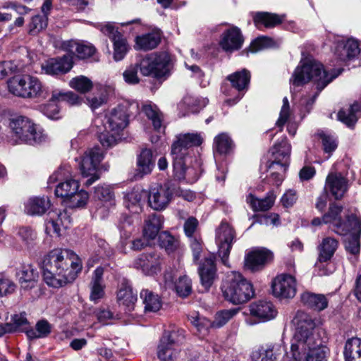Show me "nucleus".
Here are the masks:
<instances>
[{
    "label": "nucleus",
    "mask_w": 361,
    "mask_h": 361,
    "mask_svg": "<svg viewBox=\"0 0 361 361\" xmlns=\"http://www.w3.org/2000/svg\"><path fill=\"white\" fill-rule=\"evenodd\" d=\"M295 322L297 331L283 361H326L329 349L325 345L328 340L326 330L317 326L315 321L304 312H298Z\"/></svg>",
    "instance_id": "nucleus-1"
},
{
    "label": "nucleus",
    "mask_w": 361,
    "mask_h": 361,
    "mask_svg": "<svg viewBox=\"0 0 361 361\" xmlns=\"http://www.w3.org/2000/svg\"><path fill=\"white\" fill-rule=\"evenodd\" d=\"M80 269L78 256L70 250H52L42 261L44 281L53 288H58L72 282Z\"/></svg>",
    "instance_id": "nucleus-2"
},
{
    "label": "nucleus",
    "mask_w": 361,
    "mask_h": 361,
    "mask_svg": "<svg viewBox=\"0 0 361 361\" xmlns=\"http://www.w3.org/2000/svg\"><path fill=\"white\" fill-rule=\"evenodd\" d=\"M337 74L329 75L324 68L323 65L312 59L301 61L295 69L290 84L292 86L298 87L312 81L319 91L322 90L329 82L336 78Z\"/></svg>",
    "instance_id": "nucleus-3"
},
{
    "label": "nucleus",
    "mask_w": 361,
    "mask_h": 361,
    "mask_svg": "<svg viewBox=\"0 0 361 361\" xmlns=\"http://www.w3.org/2000/svg\"><path fill=\"white\" fill-rule=\"evenodd\" d=\"M128 114L126 105H118L105 117L103 128L97 131L100 143L104 147H111L120 139V133L128 126Z\"/></svg>",
    "instance_id": "nucleus-4"
},
{
    "label": "nucleus",
    "mask_w": 361,
    "mask_h": 361,
    "mask_svg": "<svg viewBox=\"0 0 361 361\" xmlns=\"http://www.w3.org/2000/svg\"><path fill=\"white\" fill-rule=\"evenodd\" d=\"M221 290L224 298L234 305L246 302L255 293L251 282L238 271L226 274Z\"/></svg>",
    "instance_id": "nucleus-5"
},
{
    "label": "nucleus",
    "mask_w": 361,
    "mask_h": 361,
    "mask_svg": "<svg viewBox=\"0 0 361 361\" xmlns=\"http://www.w3.org/2000/svg\"><path fill=\"white\" fill-rule=\"evenodd\" d=\"M171 66V56L164 51L147 54L139 64L140 71L144 76L155 78L167 76Z\"/></svg>",
    "instance_id": "nucleus-6"
},
{
    "label": "nucleus",
    "mask_w": 361,
    "mask_h": 361,
    "mask_svg": "<svg viewBox=\"0 0 361 361\" xmlns=\"http://www.w3.org/2000/svg\"><path fill=\"white\" fill-rule=\"evenodd\" d=\"M104 157V152L96 146L87 149L81 157L75 159L78 162L82 176L87 178L85 183L87 186L99 178V166Z\"/></svg>",
    "instance_id": "nucleus-7"
},
{
    "label": "nucleus",
    "mask_w": 361,
    "mask_h": 361,
    "mask_svg": "<svg viewBox=\"0 0 361 361\" xmlns=\"http://www.w3.org/2000/svg\"><path fill=\"white\" fill-rule=\"evenodd\" d=\"M68 166H61L55 171L49 178L48 187L51 188L60 181L55 188V195L63 199L64 202L68 196L73 195L80 188V183L74 179H67L70 176Z\"/></svg>",
    "instance_id": "nucleus-8"
},
{
    "label": "nucleus",
    "mask_w": 361,
    "mask_h": 361,
    "mask_svg": "<svg viewBox=\"0 0 361 361\" xmlns=\"http://www.w3.org/2000/svg\"><path fill=\"white\" fill-rule=\"evenodd\" d=\"M184 339L183 330L166 331L157 347V357L161 361H171L179 355V345Z\"/></svg>",
    "instance_id": "nucleus-9"
},
{
    "label": "nucleus",
    "mask_w": 361,
    "mask_h": 361,
    "mask_svg": "<svg viewBox=\"0 0 361 361\" xmlns=\"http://www.w3.org/2000/svg\"><path fill=\"white\" fill-rule=\"evenodd\" d=\"M343 207L336 204H331L328 212L323 215V222L338 235H345L349 231L348 219L355 214L348 215L343 214Z\"/></svg>",
    "instance_id": "nucleus-10"
},
{
    "label": "nucleus",
    "mask_w": 361,
    "mask_h": 361,
    "mask_svg": "<svg viewBox=\"0 0 361 361\" xmlns=\"http://www.w3.org/2000/svg\"><path fill=\"white\" fill-rule=\"evenodd\" d=\"M291 146L286 138H283L281 142L276 143L271 149L272 161L270 163V169H279L277 171L279 180H281L283 173H286L288 164Z\"/></svg>",
    "instance_id": "nucleus-11"
},
{
    "label": "nucleus",
    "mask_w": 361,
    "mask_h": 361,
    "mask_svg": "<svg viewBox=\"0 0 361 361\" xmlns=\"http://www.w3.org/2000/svg\"><path fill=\"white\" fill-rule=\"evenodd\" d=\"M173 194V188L169 183L153 187L147 192L149 205L154 210H163L171 202Z\"/></svg>",
    "instance_id": "nucleus-12"
},
{
    "label": "nucleus",
    "mask_w": 361,
    "mask_h": 361,
    "mask_svg": "<svg viewBox=\"0 0 361 361\" xmlns=\"http://www.w3.org/2000/svg\"><path fill=\"white\" fill-rule=\"evenodd\" d=\"M234 238L233 228L227 223H221L216 230V240L219 247V255L226 266H228V259Z\"/></svg>",
    "instance_id": "nucleus-13"
},
{
    "label": "nucleus",
    "mask_w": 361,
    "mask_h": 361,
    "mask_svg": "<svg viewBox=\"0 0 361 361\" xmlns=\"http://www.w3.org/2000/svg\"><path fill=\"white\" fill-rule=\"evenodd\" d=\"M203 140L204 137L201 133L180 134L171 146V154L173 157H185L188 148L200 145Z\"/></svg>",
    "instance_id": "nucleus-14"
},
{
    "label": "nucleus",
    "mask_w": 361,
    "mask_h": 361,
    "mask_svg": "<svg viewBox=\"0 0 361 361\" xmlns=\"http://www.w3.org/2000/svg\"><path fill=\"white\" fill-rule=\"evenodd\" d=\"M101 31L110 37L114 44V59L115 61L122 60L128 51L126 39L118 31L113 23H108L102 25Z\"/></svg>",
    "instance_id": "nucleus-15"
},
{
    "label": "nucleus",
    "mask_w": 361,
    "mask_h": 361,
    "mask_svg": "<svg viewBox=\"0 0 361 361\" xmlns=\"http://www.w3.org/2000/svg\"><path fill=\"white\" fill-rule=\"evenodd\" d=\"M273 293L281 298H292L296 293L295 279L288 274L277 276L272 283Z\"/></svg>",
    "instance_id": "nucleus-16"
},
{
    "label": "nucleus",
    "mask_w": 361,
    "mask_h": 361,
    "mask_svg": "<svg viewBox=\"0 0 361 361\" xmlns=\"http://www.w3.org/2000/svg\"><path fill=\"white\" fill-rule=\"evenodd\" d=\"M273 259V253L264 247L250 250L245 257V267L251 271L262 269Z\"/></svg>",
    "instance_id": "nucleus-17"
},
{
    "label": "nucleus",
    "mask_w": 361,
    "mask_h": 361,
    "mask_svg": "<svg viewBox=\"0 0 361 361\" xmlns=\"http://www.w3.org/2000/svg\"><path fill=\"white\" fill-rule=\"evenodd\" d=\"M71 226V218L66 211H54L49 214L45 224L46 233L50 235L60 236L63 229Z\"/></svg>",
    "instance_id": "nucleus-18"
},
{
    "label": "nucleus",
    "mask_w": 361,
    "mask_h": 361,
    "mask_svg": "<svg viewBox=\"0 0 361 361\" xmlns=\"http://www.w3.org/2000/svg\"><path fill=\"white\" fill-rule=\"evenodd\" d=\"M350 224L349 231L345 239V250L353 255H357L360 252V236L361 233V221L357 215H353L348 219Z\"/></svg>",
    "instance_id": "nucleus-19"
},
{
    "label": "nucleus",
    "mask_w": 361,
    "mask_h": 361,
    "mask_svg": "<svg viewBox=\"0 0 361 361\" xmlns=\"http://www.w3.org/2000/svg\"><path fill=\"white\" fill-rule=\"evenodd\" d=\"M133 265L145 274H153L160 270V256L155 252L141 254L134 260Z\"/></svg>",
    "instance_id": "nucleus-20"
},
{
    "label": "nucleus",
    "mask_w": 361,
    "mask_h": 361,
    "mask_svg": "<svg viewBox=\"0 0 361 361\" xmlns=\"http://www.w3.org/2000/svg\"><path fill=\"white\" fill-rule=\"evenodd\" d=\"M250 315L261 322H267L274 319L277 315L275 306L270 301L259 300L249 305Z\"/></svg>",
    "instance_id": "nucleus-21"
},
{
    "label": "nucleus",
    "mask_w": 361,
    "mask_h": 361,
    "mask_svg": "<svg viewBox=\"0 0 361 361\" xmlns=\"http://www.w3.org/2000/svg\"><path fill=\"white\" fill-rule=\"evenodd\" d=\"M73 56L65 55L57 59H51L42 66L45 73L51 75L65 74L73 67Z\"/></svg>",
    "instance_id": "nucleus-22"
},
{
    "label": "nucleus",
    "mask_w": 361,
    "mask_h": 361,
    "mask_svg": "<svg viewBox=\"0 0 361 361\" xmlns=\"http://www.w3.org/2000/svg\"><path fill=\"white\" fill-rule=\"evenodd\" d=\"M348 189V181L341 173H330L325 182L324 190L335 199H341Z\"/></svg>",
    "instance_id": "nucleus-23"
},
{
    "label": "nucleus",
    "mask_w": 361,
    "mask_h": 361,
    "mask_svg": "<svg viewBox=\"0 0 361 361\" xmlns=\"http://www.w3.org/2000/svg\"><path fill=\"white\" fill-rule=\"evenodd\" d=\"M360 51L358 43L353 39H339L334 47V55L341 61L355 57Z\"/></svg>",
    "instance_id": "nucleus-24"
},
{
    "label": "nucleus",
    "mask_w": 361,
    "mask_h": 361,
    "mask_svg": "<svg viewBox=\"0 0 361 361\" xmlns=\"http://www.w3.org/2000/svg\"><path fill=\"white\" fill-rule=\"evenodd\" d=\"M360 51L358 43L353 39H339L334 47V55L341 61L355 57Z\"/></svg>",
    "instance_id": "nucleus-25"
},
{
    "label": "nucleus",
    "mask_w": 361,
    "mask_h": 361,
    "mask_svg": "<svg viewBox=\"0 0 361 361\" xmlns=\"http://www.w3.org/2000/svg\"><path fill=\"white\" fill-rule=\"evenodd\" d=\"M173 158V175L179 180H185L188 183H195L199 178L198 173L192 167L185 166V157H175Z\"/></svg>",
    "instance_id": "nucleus-26"
},
{
    "label": "nucleus",
    "mask_w": 361,
    "mask_h": 361,
    "mask_svg": "<svg viewBox=\"0 0 361 361\" xmlns=\"http://www.w3.org/2000/svg\"><path fill=\"white\" fill-rule=\"evenodd\" d=\"M147 197V192L140 188H133L124 196L126 207L131 212L137 214L142 212V207Z\"/></svg>",
    "instance_id": "nucleus-27"
},
{
    "label": "nucleus",
    "mask_w": 361,
    "mask_h": 361,
    "mask_svg": "<svg viewBox=\"0 0 361 361\" xmlns=\"http://www.w3.org/2000/svg\"><path fill=\"white\" fill-rule=\"evenodd\" d=\"M243 42V38L240 29L233 27L223 33L219 44L225 51L232 52L239 49Z\"/></svg>",
    "instance_id": "nucleus-28"
},
{
    "label": "nucleus",
    "mask_w": 361,
    "mask_h": 361,
    "mask_svg": "<svg viewBox=\"0 0 361 361\" xmlns=\"http://www.w3.org/2000/svg\"><path fill=\"white\" fill-rule=\"evenodd\" d=\"M47 97V93L38 78L28 76L24 79V99L39 102Z\"/></svg>",
    "instance_id": "nucleus-29"
},
{
    "label": "nucleus",
    "mask_w": 361,
    "mask_h": 361,
    "mask_svg": "<svg viewBox=\"0 0 361 361\" xmlns=\"http://www.w3.org/2000/svg\"><path fill=\"white\" fill-rule=\"evenodd\" d=\"M216 271L214 257L210 255L199 267L201 284L204 290H208L212 286L216 277Z\"/></svg>",
    "instance_id": "nucleus-30"
},
{
    "label": "nucleus",
    "mask_w": 361,
    "mask_h": 361,
    "mask_svg": "<svg viewBox=\"0 0 361 361\" xmlns=\"http://www.w3.org/2000/svg\"><path fill=\"white\" fill-rule=\"evenodd\" d=\"M117 301L120 306H123L126 311L133 310L137 301V293L134 292L131 285L123 281L119 286L117 292Z\"/></svg>",
    "instance_id": "nucleus-31"
},
{
    "label": "nucleus",
    "mask_w": 361,
    "mask_h": 361,
    "mask_svg": "<svg viewBox=\"0 0 361 361\" xmlns=\"http://www.w3.org/2000/svg\"><path fill=\"white\" fill-rule=\"evenodd\" d=\"M154 167V159L152 151L149 149H142L137 158L135 176L142 178L152 173Z\"/></svg>",
    "instance_id": "nucleus-32"
},
{
    "label": "nucleus",
    "mask_w": 361,
    "mask_h": 361,
    "mask_svg": "<svg viewBox=\"0 0 361 361\" xmlns=\"http://www.w3.org/2000/svg\"><path fill=\"white\" fill-rule=\"evenodd\" d=\"M24 142L34 145L42 143L47 140V136L42 128L33 123L30 119L24 118Z\"/></svg>",
    "instance_id": "nucleus-33"
},
{
    "label": "nucleus",
    "mask_w": 361,
    "mask_h": 361,
    "mask_svg": "<svg viewBox=\"0 0 361 361\" xmlns=\"http://www.w3.org/2000/svg\"><path fill=\"white\" fill-rule=\"evenodd\" d=\"M284 350L281 342L271 343L253 352L252 357L254 361H276V357Z\"/></svg>",
    "instance_id": "nucleus-34"
},
{
    "label": "nucleus",
    "mask_w": 361,
    "mask_h": 361,
    "mask_svg": "<svg viewBox=\"0 0 361 361\" xmlns=\"http://www.w3.org/2000/svg\"><path fill=\"white\" fill-rule=\"evenodd\" d=\"M104 269L102 267H98L93 272L90 283V300L92 301L97 302L104 295V284L102 279Z\"/></svg>",
    "instance_id": "nucleus-35"
},
{
    "label": "nucleus",
    "mask_w": 361,
    "mask_h": 361,
    "mask_svg": "<svg viewBox=\"0 0 361 361\" xmlns=\"http://www.w3.org/2000/svg\"><path fill=\"white\" fill-rule=\"evenodd\" d=\"M276 200V195L270 192L263 199L256 197L252 193H250L246 197V202L255 212H264L269 210L273 205Z\"/></svg>",
    "instance_id": "nucleus-36"
},
{
    "label": "nucleus",
    "mask_w": 361,
    "mask_h": 361,
    "mask_svg": "<svg viewBox=\"0 0 361 361\" xmlns=\"http://www.w3.org/2000/svg\"><path fill=\"white\" fill-rule=\"evenodd\" d=\"M66 49L71 53L75 54L80 59H85L94 55L96 49L89 43L80 42L74 40L67 43Z\"/></svg>",
    "instance_id": "nucleus-37"
},
{
    "label": "nucleus",
    "mask_w": 361,
    "mask_h": 361,
    "mask_svg": "<svg viewBox=\"0 0 361 361\" xmlns=\"http://www.w3.org/2000/svg\"><path fill=\"white\" fill-rule=\"evenodd\" d=\"M160 40L161 35L158 32H152L142 35L136 37L135 48L138 50H151L157 47Z\"/></svg>",
    "instance_id": "nucleus-38"
},
{
    "label": "nucleus",
    "mask_w": 361,
    "mask_h": 361,
    "mask_svg": "<svg viewBox=\"0 0 361 361\" xmlns=\"http://www.w3.org/2000/svg\"><path fill=\"white\" fill-rule=\"evenodd\" d=\"M166 286L169 288L174 287L176 293L181 297L188 296L191 292V281L186 276H180L178 280L173 285V279L170 274L164 275Z\"/></svg>",
    "instance_id": "nucleus-39"
},
{
    "label": "nucleus",
    "mask_w": 361,
    "mask_h": 361,
    "mask_svg": "<svg viewBox=\"0 0 361 361\" xmlns=\"http://www.w3.org/2000/svg\"><path fill=\"white\" fill-rule=\"evenodd\" d=\"M50 207V201L47 197H32L26 204V213L31 216H41Z\"/></svg>",
    "instance_id": "nucleus-40"
},
{
    "label": "nucleus",
    "mask_w": 361,
    "mask_h": 361,
    "mask_svg": "<svg viewBox=\"0 0 361 361\" xmlns=\"http://www.w3.org/2000/svg\"><path fill=\"white\" fill-rule=\"evenodd\" d=\"M163 219L160 215L152 214L149 216L145 220V224L143 228L144 237L154 240L158 235L162 228Z\"/></svg>",
    "instance_id": "nucleus-41"
},
{
    "label": "nucleus",
    "mask_w": 361,
    "mask_h": 361,
    "mask_svg": "<svg viewBox=\"0 0 361 361\" xmlns=\"http://www.w3.org/2000/svg\"><path fill=\"white\" fill-rule=\"evenodd\" d=\"M301 301L304 305L317 311H322L328 306V300L322 294L305 292L301 295Z\"/></svg>",
    "instance_id": "nucleus-42"
},
{
    "label": "nucleus",
    "mask_w": 361,
    "mask_h": 361,
    "mask_svg": "<svg viewBox=\"0 0 361 361\" xmlns=\"http://www.w3.org/2000/svg\"><path fill=\"white\" fill-rule=\"evenodd\" d=\"M343 354L345 361H361V339H348L345 344Z\"/></svg>",
    "instance_id": "nucleus-43"
},
{
    "label": "nucleus",
    "mask_w": 361,
    "mask_h": 361,
    "mask_svg": "<svg viewBox=\"0 0 361 361\" xmlns=\"http://www.w3.org/2000/svg\"><path fill=\"white\" fill-rule=\"evenodd\" d=\"M338 246L336 239L331 237L324 238L319 245V259L320 262H326L330 259Z\"/></svg>",
    "instance_id": "nucleus-44"
},
{
    "label": "nucleus",
    "mask_w": 361,
    "mask_h": 361,
    "mask_svg": "<svg viewBox=\"0 0 361 361\" xmlns=\"http://www.w3.org/2000/svg\"><path fill=\"white\" fill-rule=\"evenodd\" d=\"M142 111L152 121L156 130H160L162 128H164L163 126L164 116L156 105L152 104H144Z\"/></svg>",
    "instance_id": "nucleus-45"
},
{
    "label": "nucleus",
    "mask_w": 361,
    "mask_h": 361,
    "mask_svg": "<svg viewBox=\"0 0 361 361\" xmlns=\"http://www.w3.org/2000/svg\"><path fill=\"white\" fill-rule=\"evenodd\" d=\"M140 298L145 305V312H156L161 307V300L158 295L154 294L152 291L146 289L140 292Z\"/></svg>",
    "instance_id": "nucleus-46"
},
{
    "label": "nucleus",
    "mask_w": 361,
    "mask_h": 361,
    "mask_svg": "<svg viewBox=\"0 0 361 361\" xmlns=\"http://www.w3.org/2000/svg\"><path fill=\"white\" fill-rule=\"evenodd\" d=\"M233 147V141L227 133H219L214 139V153L227 154L231 152Z\"/></svg>",
    "instance_id": "nucleus-47"
},
{
    "label": "nucleus",
    "mask_w": 361,
    "mask_h": 361,
    "mask_svg": "<svg viewBox=\"0 0 361 361\" xmlns=\"http://www.w3.org/2000/svg\"><path fill=\"white\" fill-rule=\"evenodd\" d=\"M360 105L355 102L348 109L340 110L338 113V118L347 126L352 127L357 120V113L360 111Z\"/></svg>",
    "instance_id": "nucleus-48"
},
{
    "label": "nucleus",
    "mask_w": 361,
    "mask_h": 361,
    "mask_svg": "<svg viewBox=\"0 0 361 361\" xmlns=\"http://www.w3.org/2000/svg\"><path fill=\"white\" fill-rule=\"evenodd\" d=\"M227 78L234 88L238 91H241L247 87L250 82V74L247 70L243 69L241 71L229 75Z\"/></svg>",
    "instance_id": "nucleus-49"
},
{
    "label": "nucleus",
    "mask_w": 361,
    "mask_h": 361,
    "mask_svg": "<svg viewBox=\"0 0 361 361\" xmlns=\"http://www.w3.org/2000/svg\"><path fill=\"white\" fill-rule=\"evenodd\" d=\"M51 326L47 320H40L36 324V329H27L24 326V332L28 338H38L47 336L51 332Z\"/></svg>",
    "instance_id": "nucleus-50"
},
{
    "label": "nucleus",
    "mask_w": 361,
    "mask_h": 361,
    "mask_svg": "<svg viewBox=\"0 0 361 361\" xmlns=\"http://www.w3.org/2000/svg\"><path fill=\"white\" fill-rule=\"evenodd\" d=\"M89 199L88 193L84 190H77L73 195L67 197L63 202L66 205L71 208H80L86 205Z\"/></svg>",
    "instance_id": "nucleus-51"
},
{
    "label": "nucleus",
    "mask_w": 361,
    "mask_h": 361,
    "mask_svg": "<svg viewBox=\"0 0 361 361\" xmlns=\"http://www.w3.org/2000/svg\"><path fill=\"white\" fill-rule=\"evenodd\" d=\"M254 22L257 27L264 25L266 27H273L282 22L280 16L268 13H258L254 18Z\"/></svg>",
    "instance_id": "nucleus-52"
},
{
    "label": "nucleus",
    "mask_w": 361,
    "mask_h": 361,
    "mask_svg": "<svg viewBox=\"0 0 361 361\" xmlns=\"http://www.w3.org/2000/svg\"><path fill=\"white\" fill-rule=\"evenodd\" d=\"M23 326V313L11 315V322L0 324V336L6 334L15 333L20 330Z\"/></svg>",
    "instance_id": "nucleus-53"
},
{
    "label": "nucleus",
    "mask_w": 361,
    "mask_h": 361,
    "mask_svg": "<svg viewBox=\"0 0 361 361\" xmlns=\"http://www.w3.org/2000/svg\"><path fill=\"white\" fill-rule=\"evenodd\" d=\"M192 324L196 328L200 334L205 336L210 328H213L212 322L205 317H201L199 314H194L189 317Z\"/></svg>",
    "instance_id": "nucleus-54"
},
{
    "label": "nucleus",
    "mask_w": 361,
    "mask_h": 361,
    "mask_svg": "<svg viewBox=\"0 0 361 361\" xmlns=\"http://www.w3.org/2000/svg\"><path fill=\"white\" fill-rule=\"evenodd\" d=\"M94 197L104 204V206L114 204V194L108 185H99L95 188Z\"/></svg>",
    "instance_id": "nucleus-55"
},
{
    "label": "nucleus",
    "mask_w": 361,
    "mask_h": 361,
    "mask_svg": "<svg viewBox=\"0 0 361 361\" xmlns=\"http://www.w3.org/2000/svg\"><path fill=\"white\" fill-rule=\"evenodd\" d=\"M23 117L16 116L10 120V128L11 130V137L15 144H20L23 134Z\"/></svg>",
    "instance_id": "nucleus-56"
},
{
    "label": "nucleus",
    "mask_w": 361,
    "mask_h": 361,
    "mask_svg": "<svg viewBox=\"0 0 361 361\" xmlns=\"http://www.w3.org/2000/svg\"><path fill=\"white\" fill-rule=\"evenodd\" d=\"M238 311V308H233L218 312L216 314L214 321L212 322L213 328H220L223 326L232 319Z\"/></svg>",
    "instance_id": "nucleus-57"
},
{
    "label": "nucleus",
    "mask_w": 361,
    "mask_h": 361,
    "mask_svg": "<svg viewBox=\"0 0 361 361\" xmlns=\"http://www.w3.org/2000/svg\"><path fill=\"white\" fill-rule=\"evenodd\" d=\"M276 45V43L273 39L266 36H262L257 37L251 43L249 47V51L255 53L264 49L275 47Z\"/></svg>",
    "instance_id": "nucleus-58"
},
{
    "label": "nucleus",
    "mask_w": 361,
    "mask_h": 361,
    "mask_svg": "<svg viewBox=\"0 0 361 361\" xmlns=\"http://www.w3.org/2000/svg\"><path fill=\"white\" fill-rule=\"evenodd\" d=\"M319 136L321 139L324 152L328 154L326 159H329L331 153L337 147V141L333 135L324 132L320 133Z\"/></svg>",
    "instance_id": "nucleus-59"
},
{
    "label": "nucleus",
    "mask_w": 361,
    "mask_h": 361,
    "mask_svg": "<svg viewBox=\"0 0 361 361\" xmlns=\"http://www.w3.org/2000/svg\"><path fill=\"white\" fill-rule=\"evenodd\" d=\"M47 17L37 15L32 18L28 25V32L32 35H37L39 32L45 28L47 25Z\"/></svg>",
    "instance_id": "nucleus-60"
},
{
    "label": "nucleus",
    "mask_w": 361,
    "mask_h": 361,
    "mask_svg": "<svg viewBox=\"0 0 361 361\" xmlns=\"http://www.w3.org/2000/svg\"><path fill=\"white\" fill-rule=\"evenodd\" d=\"M69 84L72 88L80 92H86L92 87L91 80L82 75L73 78Z\"/></svg>",
    "instance_id": "nucleus-61"
},
{
    "label": "nucleus",
    "mask_w": 361,
    "mask_h": 361,
    "mask_svg": "<svg viewBox=\"0 0 361 361\" xmlns=\"http://www.w3.org/2000/svg\"><path fill=\"white\" fill-rule=\"evenodd\" d=\"M8 92L14 96L21 97L23 92V77L17 75L7 82Z\"/></svg>",
    "instance_id": "nucleus-62"
},
{
    "label": "nucleus",
    "mask_w": 361,
    "mask_h": 361,
    "mask_svg": "<svg viewBox=\"0 0 361 361\" xmlns=\"http://www.w3.org/2000/svg\"><path fill=\"white\" fill-rule=\"evenodd\" d=\"M159 240L161 246L169 253L173 252L178 247L177 240L167 232L160 234Z\"/></svg>",
    "instance_id": "nucleus-63"
},
{
    "label": "nucleus",
    "mask_w": 361,
    "mask_h": 361,
    "mask_svg": "<svg viewBox=\"0 0 361 361\" xmlns=\"http://www.w3.org/2000/svg\"><path fill=\"white\" fill-rule=\"evenodd\" d=\"M108 249L109 245L104 239L95 238L94 240H92L91 250L100 257L109 255Z\"/></svg>",
    "instance_id": "nucleus-64"
}]
</instances>
